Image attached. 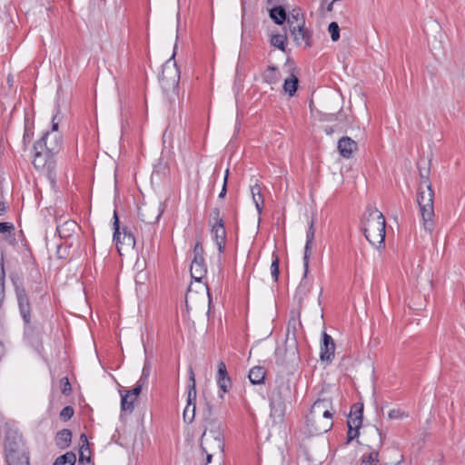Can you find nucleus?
Wrapping results in <instances>:
<instances>
[{"instance_id":"1","label":"nucleus","mask_w":465,"mask_h":465,"mask_svg":"<svg viewBox=\"0 0 465 465\" xmlns=\"http://www.w3.org/2000/svg\"><path fill=\"white\" fill-rule=\"evenodd\" d=\"M48 136L49 133L47 132L35 143L32 163L37 171L45 174L54 183L56 178L54 155L62 147V138L55 135L54 144H47Z\"/></svg>"},{"instance_id":"2","label":"nucleus","mask_w":465,"mask_h":465,"mask_svg":"<svg viewBox=\"0 0 465 465\" xmlns=\"http://www.w3.org/2000/svg\"><path fill=\"white\" fill-rule=\"evenodd\" d=\"M332 403L330 399H319L313 402L306 416V425L312 434H322L332 426Z\"/></svg>"},{"instance_id":"3","label":"nucleus","mask_w":465,"mask_h":465,"mask_svg":"<svg viewBox=\"0 0 465 465\" xmlns=\"http://www.w3.org/2000/svg\"><path fill=\"white\" fill-rule=\"evenodd\" d=\"M385 218L383 214L373 207H368L362 218V231L366 240L377 248L384 247Z\"/></svg>"},{"instance_id":"4","label":"nucleus","mask_w":465,"mask_h":465,"mask_svg":"<svg viewBox=\"0 0 465 465\" xmlns=\"http://www.w3.org/2000/svg\"><path fill=\"white\" fill-rule=\"evenodd\" d=\"M429 170L425 172L420 170V182L418 188L417 202L423 220L424 228L426 231L431 232L434 227V192L429 179Z\"/></svg>"},{"instance_id":"5","label":"nucleus","mask_w":465,"mask_h":465,"mask_svg":"<svg viewBox=\"0 0 465 465\" xmlns=\"http://www.w3.org/2000/svg\"><path fill=\"white\" fill-rule=\"evenodd\" d=\"M200 447L203 452H223L224 438L219 422L214 420L207 421V427L201 437Z\"/></svg>"},{"instance_id":"6","label":"nucleus","mask_w":465,"mask_h":465,"mask_svg":"<svg viewBox=\"0 0 465 465\" xmlns=\"http://www.w3.org/2000/svg\"><path fill=\"white\" fill-rule=\"evenodd\" d=\"M175 51L173 56L163 65L162 74L159 81L163 92H172L173 95H178V84L180 80V70L177 67L174 59Z\"/></svg>"},{"instance_id":"7","label":"nucleus","mask_w":465,"mask_h":465,"mask_svg":"<svg viewBox=\"0 0 465 465\" xmlns=\"http://www.w3.org/2000/svg\"><path fill=\"white\" fill-rule=\"evenodd\" d=\"M114 241L115 242L117 250L122 254V250H128L134 248L135 245V238L133 233L127 230L126 227L120 229V222L117 212H114Z\"/></svg>"},{"instance_id":"8","label":"nucleus","mask_w":465,"mask_h":465,"mask_svg":"<svg viewBox=\"0 0 465 465\" xmlns=\"http://www.w3.org/2000/svg\"><path fill=\"white\" fill-rule=\"evenodd\" d=\"M164 211V204L161 202L153 203H143L138 208V215L147 224L158 223Z\"/></svg>"},{"instance_id":"9","label":"nucleus","mask_w":465,"mask_h":465,"mask_svg":"<svg viewBox=\"0 0 465 465\" xmlns=\"http://www.w3.org/2000/svg\"><path fill=\"white\" fill-rule=\"evenodd\" d=\"M13 283L15 286L20 314L25 323L28 326L31 323V306L29 298L22 284L18 283L14 279Z\"/></svg>"},{"instance_id":"10","label":"nucleus","mask_w":465,"mask_h":465,"mask_svg":"<svg viewBox=\"0 0 465 465\" xmlns=\"http://www.w3.org/2000/svg\"><path fill=\"white\" fill-rule=\"evenodd\" d=\"M313 240H314V225H313V221L312 220L310 223L307 233H306V243H305V247H304V255H303L304 272H303L302 280L298 287L299 290H301L303 287V285L305 284V280L308 276L309 261H310V255H311V252H312V244Z\"/></svg>"},{"instance_id":"11","label":"nucleus","mask_w":465,"mask_h":465,"mask_svg":"<svg viewBox=\"0 0 465 465\" xmlns=\"http://www.w3.org/2000/svg\"><path fill=\"white\" fill-rule=\"evenodd\" d=\"M320 359L322 362L331 363L334 359L335 343L331 335L322 332L321 348H320Z\"/></svg>"},{"instance_id":"12","label":"nucleus","mask_w":465,"mask_h":465,"mask_svg":"<svg viewBox=\"0 0 465 465\" xmlns=\"http://www.w3.org/2000/svg\"><path fill=\"white\" fill-rule=\"evenodd\" d=\"M276 355H282L286 357L290 361H294L295 359H299L298 355V345L295 336L293 335L292 338L287 334L284 347H278L275 350Z\"/></svg>"},{"instance_id":"13","label":"nucleus","mask_w":465,"mask_h":465,"mask_svg":"<svg viewBox=\"0 0 465 465\" xmlns=\"http://www.w3.org/2000/svg\"><path fill=\"white\" fill-rule=\"evenodd\" d=\"M290 33L293 38L294 43L297 45H304L305 47L312 46V34L305 27V25L295 28L294 31H293V29H291Z\"/></svg>"},{"instance_id":"14","label":"nucleus","mask_w":465,"mask_h":465,"mask_svg":"<svg viewBox=\"0 0 465 465\" xmlns=\"http://www.w3.org/2000/svg\"><path fill=\"white\" fill-rule=\"evenodd\" d=\"M190 272L192 278L197 282H201L207 272L204 258L193 257L190 266Z\"/></svg>"},{"instance_id":"15","label":"nucleus","mask_w":465,"mask_h":465,"mask_svg":"<svg viewBox=\"0 0 465 465\" xmlns=\"http://www.w3.org/2000/svg\"><path fill=\"white\" fill-rule=\"evenodd\" d=\"M212 234L213 239L217 244L218 251L220 253H223L225 249V242H226V230L224 227V223L213 224L212 225Z\"/></svg>"},{"instance_id":"16","label":"nucleus","mask_w":465,"mask_h":465,"mask_svg":"<svg viewBox=\"0 0 465 465\" xmlns=\"http://www.w3.org/2000/svg\"><path fill=\"white\" fill-rule=\"evenodd\" d=\"M6 462L8 465H29V457L25 450L15 452L11 447H8Z\"/></svg>"},{"instance_id":"17","label":"nucleus","mask_w":465,"mask_h":465,"mask_svg":"<svg viewBox=\"0 0 465 465\" xmlns=\"http://www.w3.org/2000/svg\"><path fill=\"white\" fill-rule=\"evenodd\" d=\"M270 417L272 419V421L274 423H282L284 419L285 414V409L286 405L285 403H282V401H270Z\"/></svg>"},{"instance_id":"18","label":"nucleus","mask_w":465,"mask_h":465,"mask_svg":"<svg viewBox=\"0 0 465 465\" xmlns=\"http://www.w3.org/2000/svg\"><path fill=\"white\" fill-rule=\"evenodd\" d=\"M338 150L344 158H350L354 151L357 150V143L348 136L341 137L338 142Z\"/></svg>"},{"instance_id":"19","label":"nucleus","mask_w":465,"mask_h":465,"mask_svg":"<svg viewBox=\"0 0 465 465\" xmlns=\"http://www.w3.org/2000/svg\"><path fill=\"white\" fill-rule=\"evenodd\" d=\"M289 30L298 28L300 26L305 25V18L304 15L302 12L301 8H293L287 15V20Z\"/></svg>"},{"instance_id":"20","label":"nucleus","mask_w":465,"mask_h":465,"mask_svg":"<svg viewBox=\"0 0 465 465\" xmlns=\"http://www.w3.org/2000/svg\"><path fill=\"white\" fill-rule=\"evenodd\" d=\"M291 395V386L288 382H282L281 384L277 385L276 388L273 390L271 400L272 401H282V403H285V401L288 400V398Z\"/></svg>"},{"instance_id":"21","label":"nucleus","mask_w":465,"mask_h":465,"mask_svg":"<svg viewBox=\"0 0 465 465\" xmlns=\"http://www.w3.org/2000/svg\"><path fill=\"white\" fill-rule=\"evenodd\" d=\"M286 9L282 5L272 6L269 9V16L270 18L279 25H283L287 20Z\"/></svg>"},{"instance_id":"22","label":"nucleus","mask_w":465,"mask_h":465,"mask_svg":"<svg viewBox=\"0 0 465 465\" xmlns=\"http://www.w3.org/2000/svg\"><path fill=\"white\" fill-rule=\"evenodd\" d=\"M78 229V224L72 220L66 221L62 224L57 225V232L61 238H69Z\"/></svg>"},{"instance_id":"23","label":"nucleus","mask_w":465,"mask_h":465,"mask_svg":"<svg viewBox=\"0 0 465 465\" xmlns=\"http://www.w3.org/2000/svg\"><path fill=\"white\" fill-rule=\"evenodd\" d=\"M196 383H195V378H194V372L193 371V368H189V384H188V395H187V405L186 406H193V404H195L196 401Z\"/></svg>"},{"instance_id":"24","label":"nucleus","mask_w":465,"mask_h":465,"mask_svg":"<svg viewBox=\"0 0 465 465\" xmlns=\"http://www.w3.org/2000/svg\"><path fill=\"white\" fill-rule=\"evenodd\" d=\"M266 371L262 366H255L249 371V380L252 384H262L264 382Z\"/></svg>"},{"instance_id":"25","label":"nucleus","mask_w":465,"mask_h":465,"mask_svg":"<svg viewBox=\"0 0 465 465\" xmlns=\"http://www.w3.org/2000/svg\"><path fill=\"white\" fill-rule=\"evenodd\" d=\"M251 193L252 196V200L255 203L257 212L259 214L262 213L263 209V196L262 194V190L259 184H254L251 187Z\"/></svg>"},{"instance_id":"26","label":"nucleus","mask_w":465,"mask_h":465,"mask_svg":"<svg viewBox=\"0 0 465 465\" xmlns=\"http://www.w3.org/2000/svg\"><path fill=\"white\" fill-rule=\"evenodd\" d=\"M72 440V432L68 429H64L57 432L55 441L57 446L61 449H64L69 446Z\"/></svg>"},{"instance_id":"27","label":"nucleus","mask_w":465,"mask_h":465,"mask_svg":"<svg viewBox=\"0 0 465 465\" xmlns=\"http://www.w3.org/2000/svg\"><path fill=\"white\" fill-rule=\"evenodd\" d=\"M85 451L89 452V442L85 434L80 436V450H79V462L84 463V460L90 463V456L85 455Z\"/></svg>"},{"instance_id":"28","label":"nucleus","mask_w":465,"mask_h":465,"mask_svg":"<svg viewBox=\"0 0 465 465\" xmlns=\"http://www.w3.org/2000/svg\"><path fill=\"white\" fill-rule=\"evenodd\" d=\"M263 80L268 84H276L280 79V73L275 65H269L263 73Z\"/></svg>"},{"instance_id":"29","label":"nucleus","mask_w":465,"mask_h":465,"mask_svg":"<svg viewBox=\"0 0 465 465\" xmlns=\"http://www.w3.org/2000/svg\"><path fill=\"white\" fill-rule=\"evenodd\" d=\"M5 272L4 268V251L0 247V308L2 307L5 300Z\"/></svg>"},{"instance_id":"30","label":"nucleus","mask_w":465,"mask_h":465,"mask_svg":"<svg viewBox=\"0 0 465 465\" xmlns=\"http://www.w3.org/2000/svg\"><path fill=\"white\" fill-rule=\"evenodd\" d=\"M298 78L292 74L289 78L285 79L283 84V89L284 91L290 95L292 96L298 88Z\"/></svg>"},{"instance_id":"31","label":"nucleus","mask_w":465,"mask_h":465,"mask_svg":"<svg viewBox=\"0 0 465 465\" xmlns=\"http://www.w3.org/2000/svg\"><path fill=\"white\" fill-rule=\"evenodd\" d=\"M286 41H287L286 31L284 32V34L272 35L270 39V43L272 46H274L283 52L285 51Z\"/></svg>"},{"instance_id":"32","label":"nucleus","mask_w":465,"mask_h":465,"mask_svg":"<svg viewBox=\"0 0 465 465\" xmlns=\"http://www.w3.org/2000/svg\"><path fill=\"white\" fill-rule=\"evenodd\" d=\"M8 447H11L15 452L25 450L22 442V440L19 439H11L9 436L6 437L5 443V456L8 455Z\"/></svg>"},{"instance_id":"33","label":"nucleus","mask_w":465,"mask_h":465,"mask_svg":"<svg viewBox=\"0 0 465 465\" xmlns=\"http://www.w3.org/2000/svg\"><path fill=\"white\" fill-rule=\"evenodd\" d=\"M379 463V452L376 450H372L368 454H363L361 459V465H378Z\"/></svg>"},{"instance_id":"34","label":"nucleus","mask_w":465,"mask_h":465,"mask_svg":"<svg viewBox=\"0 0 465 465\" xmlns=\"http://www.w3.org/2000/svg\"><path fill=\"white\" fill-rule=\"evenodd\" d=\"M76 460V456L73 452H66L59 456L54 462V465H74Z\"/></svg>"},{"instance_id":"35","label":"nucleus","mask_w":465,"mask_h":465,"mask_svg":"<svg viewBox=\"0 0 465 465\" xmlns=\"http://www.w3.org/2000/svg\"><path fill=\"white\" fill-rule=\"evenodd\" d=\"M272 257H273V260L271 264V274H272V277L274 282H277L279 280V273H280V272H279L280 260H279V256L275 252L272 253Z\"/></svg>"},{"instance_id":"36","label":"nucleus","mask_w":465,"mask_h":465,"mask_svg":"<svg viewBox=\"0 0 465 465\" xmlns=\"http://www.w3.org/2000/svg\"><path fill=\"white\" fill-rule=\"evenodd\" d=\"M195 404L193 406H186L183 411V420L184 422L190 424L193 421L195 416Z\"/></svg>"},{"instance_id":"37","label":"nucleus","mask_w":465,"mask_h":465,"mask_svg":"<svg viewBox=\"0 0 465 465\" xmlns=\"http://www.w3.org/2000/svg\"><path fill=\"white\" fill-rule=\"evenodd\" d=\"M361 424H362V418H361L360 416L353 417L352 413H350L348 420H347L348 427L360 430L361 427Z\"/></svg>"},{"instance_id":"38","label":"nucleus","mask_w":465,"mask_h":465,"mask_svg":"<svg viewBox=\"0 0 465 465\" xmlns=\"http://www.w3.org/2000/svg\"><path fill=\"white\" fill-rule=\"evenodd\" d=\"M252 31V25L246 24V22L244 20V16H242V42L246 41L248 38L251 37Z\"/></svg>"},{"instance_id":"39","label":"nucleus","mask_w":465,"mask_h":465,"mask_svg":"<svg viewBox=\"0 0 465 465\" xmlns=\"http://www.w3.org/2000/svg\"><path fill=\"white\" fill-rule=\"evenodd\" d=\"M328 31L331 34V38L336 42L340 38V27L336 22H331L328 26Z\"/></svg>"},{"instance_id":"40","label":"nucleus","mask_w":465,"mask_h":465,"mask_svg":"<svg viewBox=\"0 0 465 465\" xmlns=\"http://www.w3.org/2000/svg\"><path fill=\"white\" fill-rule=\"evenodd\" d=\"M34 133L32 129L28 126V124L25 123V132L23 135V145L24 149L26 150L27 145L31 143L33 139Z\"/></svg>"},{"instance_id":"41","label":"nucleus","mask_w":465,"mask_h":465,"mask_svg":"<svg viewBox=\"0 0 465 465\" xmlns=\"http://www.w3.org/2000/svg\"><path fill=\"white\" fill-rule=\"evenodd\" d=\"M128 394L122 395L121 399V409L122 411H133L134 410V399L128 400Z\"/></svg>"},{"instance_id":"42","label":"nucleus","mask_w":465,"mask_h":465,"mask_svg":"<svg viewBox=\"0 0 465 465\" xmlns=\"http://www.w3.org/2000/svg\"><path fill=\"white\" fill-rule=\"evenodd\" d=\"M60 390L64 395L70 394V392L72 391V387H71L70 381L67 377H63L60 380Z\"/></svg>"},{"instance_id":"43","label":"nucleus","mask_w":465,"mask_h":465,"mask_svg":"<svg viewBox=\"0 0 465 465\" xmlns=\"http://www.w3.org/2000/svg\"><path fill=\"white\" fill-rule=\"evenodd\" d=\"M217 384L223 392H227L231 387V379L230 377L217 379Z\"/></svg>"},{"instance_id":"44","label":"nucleus","mask_w":465,"mask_h":465,"mask_svg":"<svg viewBox=\"0 0 465 465\" xmlns=\"http://www.w3.org/2000/svg\"><path fill=\"white\" fill-rule=\"evenodd\" d=\"M211 219L213 221V224L224 223L223 217L221 216L220 209L215 207L211 212Z\"/></svg>"},{"instance_id":"45","label":"nucleus","mask_w":465,"mask_h":465,"mask_svg":"<svg viewBox=\"0 0 465 465\" xmlns=\"http://www.w3.org/2000/svg\"><path fill=\"white\" fill-rule=\"evenodd\" d=\"M15 231V226L12 223L8 222H0V233H9L11 234Z\"/></svg>"},{"instance_id":"46","label":"nucleus","mask_w":465,"mask_h":465,"mask_svg":"<svg viewBox=\"0 0 465 465\" xmlns=\"http://www.w3.org/2000/svg\"><path fill=\"white\" fill-rule=\"evenodd\" d=\"M350 413H352L353 417L360 416L361 418H363V404L362 403H354L351 406Z\"/></svg>"},{"instance_id":"47","label":"nucleus","mask_w":465,"mask_h":465,"mask_svg":"<svg viewBox=\"0 0 465 465\" xmlns=\"http://www.w3.org/2000/svg\"><path fill=\"white\" fill-rule=\"evenodd\" d=\"M73 415H74V409L71 406L64 407L60 412L61 419H63L64 420L71 419Z\"/></svg>"},{"instance_id":"48","label":"nucleus","mask_w":465,"mask_h":465,"mask_svg":"<svg viewBox=\"0 0 465 465\" xmlns=\"http://www.w3.org/2000/svg\"><path fill=\"white\" fill-rule=\"evenodd\" d=\"M228 372L226 369V365L223 361H220L218 363V372H217V379H223V378H228Z\"/></svg>"},{"instance_id":"49","label":"nucleus","mask_w":465,"mask_h":465,"mask_svg":"<svg viewBox=\"0 0 465 465\" xmlns=\"http://www.w3.org/2000/svg\"><path fill=\"white\" fill-rule=\"evenodd\" d=\"M359 430H358V429H353V428L348 427L347 442H346L347 444L349 442H351V440H353L354 439L359 437V435H360Z\"/></svg>"},{"instance_id":"50","label":"nucleus","mask_w":465,"mask_h":465,"mask_svg":"<svg viewBox=\"0 0 465 465\" xmlns=\"http://www.w3.org/2000/svg\"><path fill=\"white\" fill-rule=\"evenodd\" d=\"M141 391V385H135L132 390L126 391L125 394H128V397H132V399L134 401L139 396Z\"/></svg>"},{"instance_id":"51","label":"nucleus","mask_w":465,"mask_h":465,"mask_svg":"<svg viewBox=\"0 0 465 465\" xmlns=\"http://www.w3.org/2000/svg\"><path fill=\"white\" fill-rule=\"evenodd\" d=\"M193 257L203 258V247L200 242H197L194 245Z\"/></svg>"},{"instance_id":"52","label":"nucleus","mask_w":465,"mask_h":465,"mask_svg":"<svg viewBox=\"0 0 465 465\" xmlns=\"http://www.w3.org/2000/svg\"><path fill=\"white\" fill-rule=\"evenodd\" d=\"M388 416L391 420H396L401 419L402 417H407L408 415L405 414L404 412H401L400 410H391L389 412Z\"/></svg>"},{"instance_id":"53","label":"nucleus","mask_w":465,"mask_h":465,"mask_svg":"<svg viewBox=\"0 0 465 465\" xmlns=\"http://www.w3.org/2000/svg\"><path fill=\"white\" fill-rule=\"evenodd\" d=\"M150 371H151V363L149 361L146 360L143 364V367L142 376L148 378L150 375Z\"/></svg>"},{"instance_id":"54","label":"nucleus","mask_w":465,"mask_h":465,"mask_svg":"<svg viewBox=\"0 0 465 465\" xmlns=\"http://www.w3.org/2000/svg\"><path fill=\"white\" fill-rule=\"evenodd\" d=\"M340 117V115L334 114H323L322 116V121H333L337 120Z\"/></svg>"},{"instance_id":"55","label":"nucleus","mask_w":465,"mask_h":465,"mask_svg":"<svg viewBox=\"0 0 465 465\" xmlns=\"http://www.w3.org/2000/svg\"><path fill=\"white\" fill-rule=\"evenodd\" d=\"M371 433L379 439V444L381 445V441H382V438H381V433L380 430L376 427H373L371 430Z\"/></svg>"},{"instance_id":"56","label":"nucleus","mask_w":465,"mask_h":465,"mask_svg":"<svg viewBox=\"0 0 465 465\" xmlns=\"http://www.w3.org/2000/svg\"><path fill=\"white\" fill-rule=\"evenodd\" d=\"M226 193H227V184H226V178H224L222 191L219 193V198H221V199L224 198L226 195Z\"/></svg>"},{"instance_id":"57","label":"nucleus","mask_w":465,"mask_h":465,"mask_svg":"<svg viewBox=\"0 0 465 465\" xmlns=\"http://www.w3.org/2000/svg\"><path fill=\"white\" fill-rule=\"evenodd\" d=\"M285 0H267V4L271 5L272 6L276 5H282V3H284Z\"/></svg>"},{"instance_id":"58","label":"nucleus","mask_w":465,"mask_h":465,"mask_svg":"<svg viewBox=\"0 0 465 465\" xmlns=\"http://www.w3.org/2000/svg\"><path fill=\"white\" fill-rule=\"evenodd\" d=\"M147 379V377L141 375L140 379L138 380L135 385H141V389H143V386L146 383Z\"/></svg>"},{"instance_id":"59","label":"nucleus","mask_w":465,"mask_h":465,"mask_svg":"<svg viewBox=\"0 0 465 465\" xmlns=\"http://www.w3.org/2000/svg\"><path fill=\"white\" fill-rule=\"evenodd\" d=\"M55 135L61 138V136H60L59 134H53V135H52V134L49 133V136H48V138H47V140H46V141H47V144H54V136H55Z\"/></svg>"},{"instance_id":"60","label":"nucleus","mask_w":465,"mask_h":465,"mask_svg":"<svg viewBox=\"0 0 465 465\" xmlns=\"http://www.w3.org/2000/svg\"><path fill=\"white\" fill-rule=\"evenodd\" d=\"M55 119H56V115L53 117L52 119V130L53 131H57L58 130V123L55 122Z\"/></svg>"},{"instance_id":"61","label":"nucleus","mask_w":465,"mask_h":465,"mask_svg":"<svg viewBox=\"0 0 465 465\" xmlns=\"http://www.w3.org/2000/svg\"><path fill=\"white\" fill-rule=\"evenodd\" d=\"M205 453H206V462H205V465H207L208 463L211 462L212 458H213V454L214 452L208 451V452H205Z\"/></svg>"},{"instance_id":"62","label":"nucleus","mask_w":465,"mask_h":465,"mask_svg":"<svg viewBox=\"0 0 465 465\" xmlns=\"http://www.w3.org/2000/svg\"><path fill=\"white\" fill-rule=\"evenodd\" d=\"M6 210L5 204L3 202H0V214L4 213Z\"/></svg>"},{"instance_id":"63","label":"nucleus","mask_w":465,"mask_h":465,"mask_svg":"<svg viewBox=\"0 0 465 465\" xmlns=\"http://www.w3.org/2000/svg\"><path fill=\"white\" fill-rule=\"evenodd\" d=\"M334 3H335V2H333V0H332V1H331V2L327 5L326 10H327L328 12H331V11H332Z\"/></svg>"},{"instance_id":"64","label":"nucleus","mask_w":465,"mask_h":465,"mask_svg":"<svg viewBox=\"0 0 465 465\" xmlns=\"http://www.w3.org/2000/svg\"><path fill=\"white\" fill-rule=\"evenodd\" d=\"M333 127H327L325 128V132L327 134H331L333 133Z\"/></svg>"}]
</instances>
